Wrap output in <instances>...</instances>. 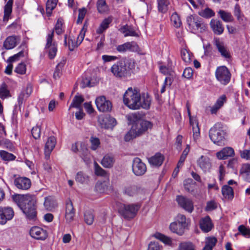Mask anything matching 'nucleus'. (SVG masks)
I'll use <instances>...</instances> for the list:
<instances>
[{
  "label": "nucleus",
  "instance_id": "1",
  "mask_svg": "<svg viewBox=\"0 0 250 250\" xmlns=\"http://www.w3.org/2000/svg\"><path fill=\"white\" fill-rule=\"evenodd\" d=\"M151 99L147 94L142 95L137 89L129 87L123 96L124 104L129 108L137 110L141 107L148 109L150 107Z\"/></svg>",
  "mask_w": 250,
  "mask_h": 250
},
{
  "label": "nucleus",
  "instance_id": "2",
  "mask_svg": "<svg viewBox=\"0 0 250 250\" xmlns=\"http://www.w3.org/2000/svg\"><path fill=\"white\" fill-rule=\"evenodd\" d=\"M134 67V62L130 59L123 58L115 63L111 67L110 71L117 78H125L130 74Z\"/></svg>",
  "mask_w": 250,
  "mask_h": 250
},
{
  "label": "nucleus",
  "instance_id": "3",
  "mask_svg": "<svg viewBox=\"0 0 250 250\" xmlns=\"http://www.w3.org/2000/svg\"><path fill=\"white\" fill-rule=\"evenodd\" d=\"M35 198L31 195H26L22 197L19 206L29 220L34 221L37 218Z\"/></svg>",
  "mask_w": 250,
  "mask_h": 250
},
{
  "label": "nucleus",
  "instance_id": "4",
  "mask_svg": "<svg viewBox=\"0 0 250 250\" xmlns=\"http://www.w3.org/2000/svg\"><path fill=\"white\" fill-rule=\"evenodd\" d=\"M128 120L132 125V128L138 136L144 134L153 126L151 122L141 119L140 116L136 113L129 115Z\"/></svg>",
  "mask_w": 250,
  "mask_h": 250
},
{
  "label": "nucleus",
  "instance_id": "5",
  "mask_svg": "<svg viewBox=\"0 0 250 250\" xmlns=\"http://www.w3.org/2000/svg\"><path fill=\"white\" fill-rule=\"evenodd\" d=\"M227 135L226 127L221 123H217L211 127L209 132V136L213 143L221 146Z\"/></svg>",
  "mask_w": 250,
  "mask_h": 250
},
{
  "label": "nucleus",
  "instance_id": "6",
  "mask_svg": "<svg viewBox=\"0 0 250 250\" xmlns=\"http://www.w3.org/2000/svg\"><path fill=\"white\" fill-rule=\"evenodd\" d=\"M187 22L188 28L193 33L203 32L207 29V25L204 23L201 18L198 16L193 15L188 16Z\"/></svg>",
  "mask_w": 250,
  "mask_h": 250
},
{
  "label": "nucleus",
  "instance_id": "7",
  "mask_svg": "<svg viewBox=\"0 0 250 250\" xmlns=\"http://www.w3.org/2000/svg\"><path fill=\"white\" fill-rule=\"evenodd\" d=\"M140 207L138 204H121L118 211L124 218L129 220L136 216Z\"/></svg>",
  "mask_w": 250,
  "mask_h": 250
},
{
  "label": "nucleus",
  "instance_id": "8",
  "mask_svg": "<svg viewBox=\"0 0 250 250\" xmlns=\"http://www.w3.org/2000/svg\"><path fill=\"white\" fill-rule=\"evenodd\" d=\"M215 76L221 83L226 84L230 81L231 74L226 66H221L217 68Z\"/></svg>",
  "mask_w": 250,
  "mask_h": 250
},
{
  "label": "nucleus",
  "instance_id": "9",
  "mask_svg": "<svg viewBox=\"0 0 250 250\" xmlns=\"http://www.w3.org/2000/svg\"><path fill=\"white\" fill-rule=\"evenodd\" d=\"M95 104L97 109L101 112H110L112 108L111 102L104 96H100L95 99Z\"/></svg>",
  "mask_w": 250,
  "mask_h": 250
},
{
  "label": "nucleus",
  "instance_id": "10",
  "mask_svg": "<svg viewBox=\"0 0 250 250\" xmlns=\"http://www.w3.org/2000/svg\"><path fill=\"white\" fill-rule=\"evenodd\" d=\"M53 37L54 30L49 33L46 37L45 48L48 49V56L50 59L55 57L57 52V45L55 42H53Z\"/></svg>",
  "mask_w": 250,
  "mask_h": 250
},
{
  "label": "nucleus",
  "instance_id": "11",
  "mask_svg": "<svg viewBox=\"0 0 250 250\" xmlns=\"http://www.w3.org/2000/svg\"><path fill=\"white\" fill-rule=\"evenodd\" d=\"M132 171L136 176L144 175L146 171V165L138 157L135 158L132 162Z\"/></svg>",
  "mask_w": 250,
  "mask_h": 250
},
{
  "label": "nucleus",
  "instance_id": "12",
  "mask_svg": "<svg viewBox=\"0 0 250 250\" xmlns=\"http://www.w3.org/2000/svg\"><path fill=\"white\" fill-rule=\"evenodd\" d=\"M123 193L131 197L139 196L144 193V191L141 187L131 185L124 186L123 189Z\"/></svg>",
  "mask_w": 250,
  "mask_h": 250
},
{
  "label": "nucleus",
  "instance_id": "13",
  "mask_svg": "<svg viewBox=\"0 0 250 250\" xmlns=\"http://www.w3.org/2000/svg\"><path fill=\"white\" fill-rule=\"evenodd\" d=\"M30 236L34 239L44 240L48 236L47 230L38 226L32 227L29 231Z\"/></svg>",
  "mask_w": 250,
  "mask_h": 250
},
{
  "label": "nucleus",
  "instance_id": "14",
  "mask_svg": "<svg viewBox=\"0 0 250 250\" xmlns=\"http://www.w3.org/2000/svg\"><path fill=\"white\" fill-rule=\"evenodd\" d=\"M14 212L10 207H0V224L4 225L14 217Z\"/></svg>",
  "mask_w": 250,
  "mask_h": 250
},
{
  "label": "nucleus",
  "instance_id": "15",
  "mask_svg": "<svg viewBox=\"0 0 250 250\" xmlns=\"http://www.w3.org/2000/svg\"><path fill=\"white\" fill-rule=\"evenodd\" d=\"M176 200L179 205L187 211L191 213L194 209L193 202L189 199L183 196H178Z\"/></svg>",
  "mask_w": 250,
  "mask_h": 250
},
{
  "label": "nucleus",
  "instance_id": "16",
  "mask_svg": "<svg viewBox=\"0 0 250 250\" xmlns=\"http://www.w3.org/2000/svg\"><path fill=\"white\" fill-rule=\"evenodd\" d=\"M98 122L102 127L107 129L112 128L117 124L116 119L109 116H99L98 117Z\"/></svg>",
  "mask_w": 250,
  "mask_h": 250
},
{
  "label": "nucleus",
  "instance_id": "17",
  "mask_svg": "<svg viewBox=\"0 0 250 250\" xmlns=\"http://www.w3.org/2000/svg\"><path fill=\"white\" fill-rule=\"evenodd\" d=\"M197 166L204 172H208L212 167L211 161L207 155L201 156L197 160Z\"/></svg>",
  "mask_w": 250,
  "mask_h": 250
},
{
  "label": "nucleus",
  "instance_id": "18",
  "mask_svg": "<svg viewBox=\"0 0 250 250\" xmlns=\"http://www.w3.org/2000/svg\"><path fill=\"white\" fill-rule=\"evenodd\" d=\"M14 184L18 189L27 190L31 186L30 180L26 177H18L14 180Z\"/></svg>",
  "mask_w": 250,
  "mask_h": 250
},
{
  "label": "nucleus",
  "instance_id": "19",
  "mask_svg": "<svg viewBox=\"0 0 250 250\" xmlns=\"http://www.w3.org/2000/svg\"><path fill=\"white\" fill-rule=\"evenodd\" d=\"M56 144V140L54 136L48 138L44 146V155L46 159L50 158V155Z\"/></svg>",
  "mask_w": 250,
  "mask_h": 250
},
{
  "label": "nucleus",
  "instance_id": "20",
  "mask_svg": "<svg viewBox=\"0 0 250 250\" xmlns=\"http://www.w3.org/2000/svg\"><path fill=\"white\" fill-rule=\"evenodd\" d=\"M138 48V45L134 42H126L116 47L117 50L120 53H124L127 51H134Z\"/></svg>",
  "mask_w": 250,
  "mask_h": 250
},
{
  "label": "nucleus",
  "instance_id": "21",
  "mask_svg": "<svg viewBox=\"0 0 250 250\" xmlns=\"http://www.w3.org/2000/svg\"><path fill=\"white\" fill-rule=\"evenodd\" d=\"M209 25L213 32L216 35H220L224 31V27L222 22L217 19H211Z\"/></svg>",
  "mask_w": 250,
  "mask_h": 250
},
{
  "label": "nucleus",
  "instance_id": "22",
  "mask_svg": "<svg viewBox=\"0 0 250 250\" xmlns=\"http://www.w3.org/2000/svg\"><path fill=\"white\" fill-rule=\"evenodd\" d=\"M200 227L201 230L205 232H208L211 230L213 227V224L208 216H206L201 219Z\"/></svg>",
  "mask_w": 250,
  "mask_h": 250
},
{
  "label": "nucleus",
  "instance_id": "23",
  "mask_svg": "<svg viewBox=\"0 0 250 250\" xmlns=\"http://www.w3.org/2000/svg\"><path fill=\"white\" fill-rule=\"evenodd\" d=\"M213 42L223 57L226 58L229 57V51L223 42L221 41L219 39L215 38L213 40Z\"/></svg>",
  "mask_w": 250,
  "mask_h": 250
},
{
  "label": "nucleus",
  "instance_id": "24",
  "mask_svg": "<svg viewBox=\"0 0 250 250\" xmlns=\"http://www.w3.org/2000/svg\"><path fill=\"white\" fill-rule=\"evenodd\" d=\"M234 155V149L230 147H226L216 153V156L219 159L225 160L228 157Z\"/></svg>",
  "mask_w": 250,
  "mask_h": 250
},
{
  "label": "nucleus",
  "instance_id": "25",
  "mask_svg": "<svg viewBox=\"0 0 250 250\" xmlns=\"http://www.w3.org/2000/svg\"><path fill=\"white\" fill-rule=\"evenodd\" d=\"M227 97L226 95H222L218 98L214 104L210 107V113L212 114H215L218 110L221 108L224 103L226 102Z\"/></svg>",
  "mask_w": 250,
  "mask_h": 250
},
{
  "label": "nucleus",
  "instance_id": "26",
  "mask_svg": "<svg viewBox=\"0 0 250 250\" xmlns=\"http://www.w3.org/2000/svg\"><path fill=\"white\" fill-rule=\"evenodd\" d=\"M164 160V156L160 153H157L154 156L148 158V162L154 167H160Z\"/></svg>",
  "mask_w": 250,
  "mask_h": 250
},
{
  "label": "nucleus",
  "instance_id": "27",
  "mask_svg": "<svg viewBox=\"0 0 250 250\" xmlns=\"http://www.w3.org/2000/svg\"><path fill=\"white\" fill-rule=\"evenodd\" d=\"M75 212L71 201L68 202L66 204L65 219L68 222H72L75 216Z\"/></svg>",
  "mask_w": 250,
  "mask_h": 250
},
{
  "label": "nucleus",
  "instance_id": "28",
  "mask_svg": "<svg viewBox=\"0 0 250 250\" xmlns=\"http://www.w3.org/2000/svg\"><path fill=\"white\" fill-rule=\"evenodd\" d=\"M120 31L124 34L125 37H138L139 35L132 26L125 25L122 27Z\"/></svg>",
  "mask_w": 250,
  "mask_h": 250
},
{
  "label": "nucleus",
  "instance_id": "29",
  "mask_svg": "<svg viewBox=\"0 0 250 250\" xmlns=\"http://www.w3.org/2000/svg\"><path fill=\"white\" fill-rule=\"evenodd\" d=\"M114 162L115 160L113 156L107 154L104 157L101 163L104 167L110 168L113 166Z\"/></svg>",
  "mask_w": 250,
  "mask_h": 250
},
{
  "label": "nucleus",
  "instance_id": "30",
  "mask_svg": "<svg viewBox=\"0 0 250 250\" xmlns=\"http://www.w3.org/2000/svg\"><path fill=\"white\" fill-rule=\"evenodd\" d=\"M218 14L221 19L226 22H231L234 21V18L230 12L220 10L218 11Z\"/></svg>",
  "mask_w": 250,
  "mask_h": 250
},
{
  "label": "nucleus",
  "instance_id": "31",
  "mask_svg": "<svg viewBox=\"0 0 250 250\" xmlns=\"http://www.w3.org/2000/svg\"><path fill=\"white\" fill-rule=\"evenodd\" d=\"M240 172L245 179L250 183V163L243 164L242 166Z\"/></svg>",
  "mask_w": 250,
  "mask_h": 250
},
{
  "label": "nucleus",
  "instance_id": "32",
  "mask_svg": "<svg viewBox=\"0 0 250 250\" xmlns=\"http://www.w3.org/2000/svg\"><path fill=\"white\" fill-rule=\"evenodd\" d=\"M17 42V38L16 37L9 36L4 41L3 45L6 49H10L15 47Z\"/></svg>",
  "mask_w": 250,
  "mask_h": 250
},
{
  "label": "nucleus",
  "instance_id": "33",
  "mask_svg": "<svg viewBox=\"0 0 250 250\" xmlns=\"http://www.w3.org/2000/svg\"><path fill=\"white\" fill-rule=\"evenodd\" d=\"M169 228L173 232L176 233L180 235H182L184 233V229H185V228L181 226L176 221L171 223Z\"/></svg>",
  "mask_w": 250,
  "mask_h": 250
},
{
  "label": "nucleus",
  "instance_id": "34",
  "mask_svg": "<svg viewBox=\"0 0 250 250\" xmlns=\"http://www.w3.org/2000/svg\"><path fill=\"white\" fill-rule=\"evenodd\" d=\"M13 0H8L4 6L3 21H7L12 10Z\"/></svg>",
  "mask_w": 250,
  "mask_h": 250
},
{
  "label": "nucleus",
  "instance_id": "35",
  "mask_svg": "<svg viewBox=\"0 0 250 250\" xmlns=\"http://www.w3.org/2000/svg\"><path fill=\"white\" fill-rule=\"evenodd\" d=\"M222 193L223 196L228 199H231L233 197V190L229 185H224L222 188Z\"/></svg>",
  "mask_w": 250,
  "mask_h": 250
},
{
  "label": "nucleus",
  "instance_id": "36",
  "mask_svg": "<svg viewBox=\"0 0 250 250\" xmlns=\"http://www.w3.org/2000/svg\"><path fill=\"white\" fill-rule=\"evenodd\" d=\"M198 14L201 17L206 19H209L215 16V12L208 7L199 10Z\"/></svg>",
  "mask_w": 250,
  "mask_h": 250
},
{
  "label": "nucleus",
  "instance_id": "37",
  "mask_svg": "<svg viewBox=\"0 0 250 250\" xmlns=\"http://www.w3.org/2000/svg\"><path fill=\"white\" fill-rule=\"evenodd\" d=\"M217 239L215 237H207L205 240V246L203 250H212L213 248L215 246Z\"/></svg>",
  "mask_w": 250,
  "mask_h": 250
},
{
  "label": "nucleus",
  "instance_id": "38",
  "mask_svg": "<svg viewBox=\"0 0 250 250\" xmlns=\"http://www.w3.org/2000/svg\"><path fill=\"white\" fill-rule=\"evenodd\" d=\"M158 8L159 12L165 13L167 12L169 5L168 0H158Z\"/></svg>",
  "mask_w": 250,
  "mask_h": 250
},
{
  "label": "nucleus",
  "instance_id": "39",
  "mask_svg": "<svg viewBox=\"0 0 250 250\" xmlns=\"http://www.w3.org/2000/svg\"><path fill=\"white\" fill-rule=\"evenodd\" d=\"M58 0H48L46 4V15L50 17L52 10L56 7Z\"/></svg>",
  "mask_w": 250,
  "mask_h": 250
},
{
  "label": "nucleus",
  "instance_id": "40",
  "mask_svg": "<svg viewBox=\"0 0 250 250\" xmlns=\"http://www.w3.org/2000/svg\"><path fill=\"white\" fill-rule=\"evenodd\" d=\"M68 45V48L70 51H73L74 49L78 47L79 44L78 42L75 41V39H73L71 37H69L68 40V42H67V35H65L64 36V44Z\"/></svg>",
  "mask_w": 250,
  "mask_h": 250
},
{
  "label": "nucleus",
  "instance_id": "41",
  "mask_svg": "<svg viewBox=\"0 0 250 250\" xmlns=\"http://www.w3.org/2000/svg\"><path fill=\"white\" fill-rule=\"evenodd\" d=\"M111 22V20L109 18L105 19L101 22L100 26L97 29L96 32L98 34H102L109 27V24Z\"/></svg>",
  "mask_w": 250,
  "mask_h": 250
},
{
  "label": "nucleus",
  "instance_id": "42",
  "mask_svg": "<svg viewBox=\"0 0 250 250\" xmlns=\"http://www.w3.org/2000/svg\"><path fill=\"white\" fill-rule=\"evenodd\" d=\"M84 101L83 98L81 96H75L72 101L71 105H70L69 109L71 107H75L76 108H80L82 103Z\"/></svg>",
  "mask_w": 250,
  "mask_h": 250
},
{
  "label": "nucleus",
  "instance_id": "43",
  "mask_svg": "<svg viewBox=\"0 0 250 250\" xmlns=\"http://www.w3.org/2000/svg\"><path fill=\"white\" fill-rule=\"evenodd\" d=\"M109 185V183L106 182H97L95 186V189L100 193H104L107 190Z\"/></svg>",
  "mask_w": 250,
  "mask_h": 250
},
{
  "label": "nucleus",
  "instance_id": "44",
  "mask_svg": "<svg viewBox=\"0 0 250 250\" xmlns=\"http://www.w3.org/2000/svg\"><path fill=\"white\" fill-rule=\"evenodd\" d=\"M154 236L156 239L160 240V241H161L164 243H165L167 245H168L169 246H172V240H171V238H170L169 237H167L160 233H159V232L156 233L154 235Z\"/></svg>",
  "mask_w": 250,
  "mask_h": 250
},
{
  "label": "nucleus",
  "instance_id": "45",
  "mask_svg": "<svg viewBox=\"0 0 250 250\" xmlns=\"http://www.w3.org/2000/svg\"><path fill=\"white\" fill-rule=\"evenodd\" d=\"M44 206L46 209L51 210L56 207V203L51 197H47L45 198Z\"/></svg>",
  "mask_w": 250,
  "mask_h": 250
},
{
  "label": "nucleus",
  "instance_id": "46",
  "mask_svg": "<svg viewBox=\"0 0 250 250\" xmlns=\"http://www.w3.org/2000/svg\"><path fill=\"white\" fill-rule=\"evenodd\" d=\"M97 7L99 12L104 13L108 11V6L106 3L105 0H98L97 2Z\"/></svg>",
  "mask_w": 250,
  "mask_h": 250
},
{
  "label": "nucleus",
  "instance_id": "47",
  "mask_svg": "<svg viewBox=\"0 0 250 250\" xmlns=\"http://www.w3.org/2000/svg\"><path fill=\"white\" fill-rule=\"evenodd\" d=\"M84 219L85 222L88 225L93 224L94 220L93 212L92 210L86 211L84 214Z\"/></svg>",
  "mask_w": 250,
  "mask_h": 250
},
{
  "label": "nucleus",
  "instance_id": "48",
  "mask_svg": "<svg viewBox=\"0 0 250 250\" xmlns=\"http://www.w3.org/2000/svg\"><path fill=\"white\" fill-rule=\"evenodd\" d=\"M181 56L182 60L187 63H189L191 62V54L188 50L186 48H183L181 51Z\"/></svg>",
  "mask_w": 250,
  "mask_h": 250
},
{
  "label": "nucleus",
  "instance_id": "49",
  "mask_svg": "<svg viewBox=\"0 0 250 250\" xmlns=\"http://www.w3.org/2000/svg\"><path fill=\"white\" fill-rule=\"evenodd\" d=\"M0 157L4 161H13L16 158V156L13 154L4 150L0 151Z\"/></svg>",
  "mask_w": 250,
  "mask_h": 250
},
{
  "label": "nucleus",
  "instance_id": "50",
  "mask_svg": "<svg viewBox=\"0 0 250 250\" xmlns=\"http://www.w3.org/2000/svg\"><path fill=\"white\" fill-rule=\"evenodd\" d=\"M178 250H195V246L191 242H183L179 244Z\"/></svg>",
  "mask_w": 250,
  "mask_h": 250
},
{
  "label": "nucleus",
  "instance_id": "51",
  "mask_svg": "<svg viewBox=\"0 0 250 250\" xmlns=\"http://www.w3.org/2000/svg\"><path fill=\"white\" fill-rule=\"evenodd\" d=\"M95 173L98 176L107 177L108 174L105 170L103 169L96 162L94 163Z\"/></svg>",
  "mask_w": 250,
  "mask_h": 250
},
{
  "label": "nucleus",
  "instance_id": "52",
  "mask_svg": "<svg viewBox=\"0 0 250 250\" xmlns=\"http://www.w3.org/2000/svg\"><path fill=\"white\" fill-rule=\"evenodd\" d=\"M170 19L173 25L175 27L178 28L181 26L182 22L179 16L176 13L172 14Z\"/></svg>",
  "mask_w": 250,
  "mask_h": 250
},
{
  "label": "nucleus",
  "instance_id": "53",
  "mask_svg": "<svg viewBox=\"0 0 250 250\" xmlns=\"http://www.w3.org/2000/svg\"><path fill=\"white\" fill-rule=\"evenodd\" d=\"M75 179L77 182L84 184L88 181V176L82 172H79L76 176Z\"/></svg>",
  "mask_w": 250,
  "mask_h": 250
},
{
  "label": "nucleus",
  "instance_id": "54",
  "mask_svg": "<svg viewBox=\"0 0 250 250\" xmlns=\"http://www.w3.org/2000/svg\"><path fill=\"white\" fill-rule=\"evenodd\" d=\"M9 96V91L7 89L6 85L3 83L0 87V98L4 99Z\"/></svg>",
  "mask_w": 250,
  "mask_h": 250
},
{
  "label": "nucleus",
  "instance_id": "55",
  "mask_svg": "<svg viewBox=\"0 0 250 250\" xmlns=\"http://www.w3.org/2000/svg\"><path fill=\"white\" fill-rule=\"evenodd\" d=\"M239 232L245 237L250 238V229L244 225H240L238 228Z\"/></svg>",
  "mask_w": 250,
  "mask_h": 250
},
{
  "label": "nucleus",
  "instance_id": "56",
  "mask_svg": "<svg viewBox=\"0 0 250 250\" xmlns=\"http://www.w3.org/2000/svg\"><path fill=\"white\" fill-rule=\"evenodd\" d=\"M160 71L164 75H168V77H172L174 74V72L172 67H167L166 66H161L160 67Z\"/></svg>",
  "mask_w": 250,
  "mask_h": 250
},
{
  "label": "nucleus",
  "instance_id": "57",
  "mask_svg": "<svg viewBox=\"0 0 250 250\" xmlns=\"http://www.w3.org/2000/svg\"><path fill=\"white\" fill-rule=\"evenodd\" d=\"M234 15L239 21H242L244 15L242 14L239 5L237 3L235 5L234 8Z\"/></svg>",
  "mask_w": 250,
  "mask_h": 250
},
{
  "label": "nucleus",
  "instance_id": "58",
  "mask_svg": "<svg viewBox=\"0 0 250 250\" xmlns=\"http://www.w3.org/2000/svg\"><path fill=\"white\" fill-rule=\"evenodd\" d=\"M65 64V61H62L60 62H59L56 66V70L54 73L53 77L55 79L59 78L60 77V75L61 74V71L62 68L63 67Z\"/></svg>",
  "mask_w": 250,
  "mask_h": 250
},
{
  "label": "nucleus",
  "instance_id": "59",
  "mask_svg": "<svg viewBox=\"0 0 250 250\" xmlns=\"http://www.w3.org/2000/svg\"><path fill=\"white\" fill-rule=\"evenodd\" d=\"M26 71V66L25 63L21 62L19 63L15 68V71L21 75L25 74Z\"/></svg>",
  "mask_w": 250,
  "mask_h": 250
},
{
  "label": "nucleus",
  "instance_id": "60",
  "mask_svg": "<svg viewBox=\"0 0 250 250\" xmlns=\"http://www.w3.org/2000/svg\"><path fill=\"white\" fill-rule=\"evenodd\" d=\"M176 222L181 226L186 228L188 225V222L186 216L183 214H178L176 217Z\"/></svg>",
  "mask_w": 250,
  "mask_h": 250
},
{
  "label": "nucleus",
  "instance_id": "61",
  "mask_svg": "<svg viewBox=\"0 0 250 250\" xmlns=\"http://www.w3.org/2000/svg\"><path fill=\"white\" fill-rule=\"evenodd\" d=\"M137 137H138V136L131 127L130 130L125 135L124 139L126 142H128Z\"/></svg>",
  "mask_w": 250,
  "mask_h": 250
},
{
  "label": "nucleus",
  "instance_id": "62",
  "mask_svg": "<svg viewBox=\"0 0 250 250\" xmlns=\"http://www.w3.org/2000/svg\"><path fill=\"white\" fill-rule=\"evenodd\" d=\"M90 141L91 143V148L92 150H95L99 147L100 142L98 138L92 137L90 139Z\"/></svg>",
  "mask_w": 250,
  "mask_h": 250
},
{
  "label": "nucleus",
  "instance_id": "63",
  "mask_svg": "<svg viewBox=\"0 0 250 250\" xmlns=\"http://www.w3.org/2000/svg\"><path fill=\"white\" fill-rule=\"evenodd\" d=\"M63 24V20L62 19H59L55 25V30L58 35H60L63 32L62 26Z\"/></svg>",
  "mask_w": 250,
  "mask_h": 250
},
{
  "label": "nucleus",
  "instance_id": "64",
  "mask_svg": "<svg viewBox=\"0 0 250 250\" xmlns=\"http://www.w3.org/2000/svg\"><path fill=\"white\" fill-rule=\"evenodd\" d=\"M86 13V10L85 8L79 9L78 17L76 21L77 24H80L82 22L83 20L85 17Z\"/></svg>",
  "mask_w": 250,
  "mask_h": 250
}]
</instances>
